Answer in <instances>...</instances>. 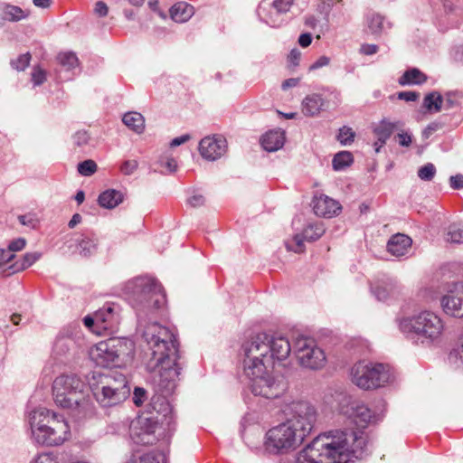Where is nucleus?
<instances>
[{
	"instance_id": "obj_1",
	"label": "nucleus",
	"mask_w": 463,
	"mask_h": 463,
	"mask_svg": "<svg viewBox=\"0 0 463 463\" xmlns=\"http://www.w3.org/2000/svg\"><path fill=\"white\" fill-rule=\"evenodd\" d=\"M120 290L121 298L135 311L138 325L152 323L153 327L158 328L156 333L146 330L144 337L158 367L157 385L161 394L152 396L146 409L148 416H139L131 422L129 437L137 445H153L160 439L168 443L175 431V420L167 396L174 393L183 366L177 335L153 321L164 310L166 294L161 283L148 276L129 279L121 286Z\"/></svg>"
},
{
	"instance_id": "obj_2",
	"label": "nucleus",
	"mask_w": 463,
	"mask_h": 463,
	"mask_svg": "<svg viewBox=\"0 0 463 463\" xmlns=\"http://www.w3.org/2000/svg\"><path fill=\"white\" fill-rule=\"evenodd\" d=\"M291 352V345L283 335H269L267 332L256 333L241 346L243 371L250 380V389L255 396L277 399L287 390V384L279 380L268 368L275 361L286 360Z\"/></svg>"
},
{
	"instance_id": "obj_3",
	"label": "nucleus",
	"mask_w": 463,
	"mask_h": 463,
	"mask_svg": "<svg viewBox=\"0 0 463 463\" xmlns=\"http://www.w3.org/2000/svg\"><path fill=\"white\" fill-rule=\"evenodd\" d=\"M287 420L265 434L263 450L269 456H282L294 451L312 431L317 411L306 401L292 402L287 407Z\"/></svg>"
},
{
	"instance_id": "obj_4",
	"label": "nucleus",
	"mask_w": 463,
	"mask_h": 463,
	"mask_svg": "<svg viewBox=\"0 0 463 463\" xmlns=\"http://www.w3.org/2000/svg\"><path fill=\"white\" fill-rule=\"evenodd\" d=\"M355 448H349L345 433L331 430L319 434L297 455L295 463H354L361 459L366 447L365 440L354 438Z\"/></svg>"
},
{
	"instance_id": "obj_5",
	"label": "nucleus",
	"mask_w": 463,
	"mask_h": 463,
	"mask_svg": "<svg viewBox=\"0 0 463 463\" xmlns=\"http://www.w3.org/2000/svg\"><path fill=\"white\" fill-rule=\"evenodd\" d=\"M88 388L76 374H61L52 383L54 402L59 407L70 410L71 417L78 423L95 414V406L84 395Z\"/></svg>"
},
{
	"instance_id": "obj_6",
	"label": "nucleus",
	"mask_w": 463,
	"mask_h": 463,
	"mask_svg": "<svg viewBox=\"0 0 463 463\" xmlns=\"http://www.w3.org/2000/svg\"><path fill=\"white\" fill-rule=\"evenodd\" d=\"M27 420L31 437L39 446H60L70 434V427L65 417L45 407H37L28 411Z\"/></svg>"
},
{
	"instance_id": "obj_7",
	"label": "nucleus",
	"mask_w": 463,
	"mask_h": 463,
	"mask_svg": "<svg viewBox=\"0 0 463 463\" xmlns=\"http://www.w3.org/2000/svg\"><path fill=\"white\" fill-rule=\"evenodd\" d=\"M93 397L104 408L116 406L125 402L131 393L129 382L125 374L113 371L108 373H93L89 382Z\"/></svg>"
},
{
	"instance_id": "obj_8",
	"label": "nucleus",
	"mask_w": 463,
	"mask_h": 463,
	"mask_svg": "<svg viewBox=\"0 0 463 463\" xmlns=\"http://www.w3.org/2000/svg\"><path fill=\"white\" fill-rule=\"evenodd\" d=\"M401 332L416 345H430L442 334L444 324L439 316L422 310L410 317L398 319Z\"/></svg>"
},
{
	"instance_id": "obj_9",
	"label": "nucleus",
	"mask_w": 463,
	"mask_h": 463,
	"mask_svg": "<svg viewBox=\"0 0 463 463\" xmlns=\"http://www.w3.org/2000/svg\"><path fill=\"white\" fill-rule=\"evenodd\" d=\"M89 355L98 366H120L134 358L135 344L126 337H110L91 346Z\"/></svg>"
},
{
	"instance_id": "obj_10",
	"label": "nucleus",
	"mask_w": 463,
	"mask_h": 463,
	"mask_svg": "<svg viewBox=\"0 0 463 463\" xmlns=\"http://www.w3.org/2000/svg\"><path fill=\"white\" fill-rule=\"evenodd\" d=\"M352 382L361 389L372 390L384 387L394 376L388 364L359 361L351 369Z\"/></svg>"
},
{
	"instance_id": "obj_11",
	"label": "nucleus",
	"mask_w": 463,
	"mask_h": 463,
	"mask_svg": "<svg viewBox=\"0 0 463 463\" xmlns=\"http://www.w3.org/2000/svg\"><path fill=\"white\" fill-rule=\"evenodd\" d=\"M121 321V307L116 302H106L93 314L83 317V325L98 335H112L118 332Z\"/></svg>"
},
{
	"instance_id": "obj_12",
	"label": "nucleus",
	"mask_w": 463,
	"mask_h": 463,
	"mask_svg": "<svg viewBox=\"0 0 463 463\" xmlns=\"http://www.w3.org/2000/svg\"><path fill=\"white\" fill-rule=\"evenodd\" d=\"M84 351L85 339L81 333L71 328H63L55 337L52 354L57 362L68 364Z\"/></svg>"
},
{
	"instance_id": "obj_13",
	"label": "nucleus",
	"mask_w": 463,
	"mask_h": 463,
	"mask_svg": "<svg viewBox=\"0 0 463 463\" xmlns=\"http://www.w3.org/2000/svg\"><path fill=\"white\" fill-rule=\"evenodd\" d=\"M295 0H262L256 10L259 20L272 28H279L288 21V14Z\"/></svg>"
},
{
	"instance_id": "obj_14",
	"label": "nucleus",
	"mask_w": 463,
	"mask_h": 463,
	"mask_svg": "<svg viewBox=\"0 0 463 463\" xmlns=\"http://www.w3.org/2000/svg\"><path fill=\"white\" fill-rule=\"evenodd\" d=\"M295 353L302 366L311 370L323 367L326 362L324 351L311 338L298 337L294 343Z\"/></svg>"
},
{
	"instance_id": "obj_15",
	"label": "nucleus",
	"mask_w": 463,
	"mask_h": 463,
	"mask_svg": "<svg viewBox=\"0 0 463 463\" xmlns=\"http://www.w3.org/2000/svg\"><path fill=\"white\" fill-rule=\"evenodd\" d=\"M440 304L445 314L463 318V282H454L449 286Z\"/></svg>"
},
{
	"instance_id": "obj_16",
	"label": "nucleus",
	"mask_w": 463,
	"mask_h": 463,
	"mask_svg": "<svg viewBox=\"0 0 463 463\" xmlns=\"http://www.w3.org/2000/svg\"><path fill=\"white\" fill-rule=\"evenodd\" d=\"M370 289L378 301L387 302L399 295L400 285L395 278L383 274L371 282Z\"/></svg>"
},
{
	"instance_id": "obj_17",
	"label": "nucleus",
	"mask_w": 463,
	"mask_h": 463,
	"mask_svg": "<svg viewBox=\"0 0 463 463\" xmlns=\"http://www.w3.org/2000/svg\"><path fill=\"white\" fill-rule=\"evenodd\" d=\"M227 148L226 139L222 137H205L199 142L201 156L209 161H215L224 155Z\"/></svg>"
},
{
	"instance_id": "obj_18",
	"label": "nucleus",
	"mask_w": 463,
	"mask_h": 463,
	"mask_svg": "<svg viewBox=\"0 0 463 463\" xmlns=\"http://www.w3.org/2000/svg\"><path fill=\"white\" fill-rule=\"evenodd\" d=\"M312 206L314 213L324 218H332L338 215L342 211V206L338 201L323 194L314 196Z\"/></svg>"
},
{
	"instance_id": "obj_19",
	"label": "nucleus",
	"mask_w": 463,
	"mask_h": 463,
	"mask_svg": "<svg viewBox=\"0 0 463 463\" xmlns=\"http://www.w3.org/2000/svg\"><path fill=\"white\" fill-rule=\"evenodd\" d=\"M75 241L79 253L82 257L93 256L98 251L99 239L97 234L91 230H85L78 234Z\"/></svg>"
},
{
	"instance_id": "obj_20",
	"label": "nucleus",
	"mask_w": 463,
	"mask_h": 463,
	"mask_svg": "<svg viewBox=\"0 0 463 463\" xmlns=\"http://www.w3.org/2000/svg\"><path fill=\"white\" fill-rule=\"evenodd\" d=\"M392 27V24L381 14L370 11L365 15V33L380 37Z\"/></svg>"
},
{
	"instance_id": "obj_21",
	"label": "nucleus",
	"mask_w": 463,
	"mask_h": 463,
	"mask_svg": "<svg viewBox=\"0 0 463 463\" xmlns=\"http://www.w3.org/2000/svg\"><path fill=\"white\" fill-rule=\"evenodd\" d=\"M403 126L404 123L401 120L391 121L388 118H383L379 122L373 123L371 129L375 137L387 142L392 134Z\"/></svg>"
},
{
	"instance_id": "obj_22",
	"label": "nucleus",
	"mask_w": 463,
	"mask_h": 463,
	"mask_svg": "<svg viewBox=\"0 0 463 463\" xmlns=\"http://www.w3.org/2000/svg\"><path fill=\"white\" fill-rule=\"evenodd\" d=\"M412 240L410 236L403 233H396L391 236L386 247L390 254L400 258L409 252Z\"/></svg>"
},
{
	"instance_id": "obj_23",
	"label": "nucleus",
	"mask_w": 463,
	"mask_h": 463,
	"mask_svg": "<svg viewBox=\"0 0 463 463\" xmlns=\"http://www.w3.org/2000/svg\"><path fill=\"white\" fill-rule=\"evenodd\" d=\"M286 137L281 129H271L264 133L260 139L263 150L267 152H276L283 147Z\"/></svg>"
},
{
	"instance_id": "obj_24",
	"label": "nucleus",
	"mask_w": 463,
	"mask_h": 463,
	"mask_svg": "<svg viewBox=\"0 0 463 463\" xmlns=\"http://www.w3.org/2000/svg\"><path fill=\"white\" fill-rule=\"evenodd\" d=\"M441 8L439 16H442V12L445 15L449 16L447 24L454 26L458 24V18L463 19V0H440Z\"/></svg>"
},
{
	"instance_id": "obj_25",
	"label": "nucleus",
	"mask_w": 463,
	"mask_h": 463,
	"mask_svg": "<svg viewBox=\"0 0 463 463\" xmlns=\"http://www.w3.org/2000/svg\"><path fill=\"white\" fill-rule=\"evenodd\" d=\"M326 107L327 101L318 93L307 95L302 101V112L306 116H317L321 110H325Z\"/></svg>"
},
{
	"instance_id": "obj_26",
	"label": "nucleus",
	"mask_w": 463,
	"mask_h": 463,
	"mask_svg": "<svg viewBox=\"0 0 463 463\" xmlns=\"http://www.w3.org/2000/svg\"><path fill=\"white\" fill-rule=\"evenodd\" d=\"M346 413L356 424L366 426L374 418L372 411L364 403L353 402Z\"/></svg>"
},
{
	"instance_id": "obj_27",
	"label": "nucleus",
	"mask_w": 463,
	"mask_h": 463,
	"mask_svg": "<svg viewBox=\"0 0 463 463\" xmlns=\"http://www.w3.org/2000/svg\"><path fill=\"white\" fill-rule=\"evenodd\" d=\"M98 203L101 208L111 210L124 201V194L117 189H107L98 196Z\"/></svg>"
},
{
	"instance_id": "obj_28",
	"label": "nucleus",
	"mask_w": 463,
	"mask_h": 463,
	"mask_svg": "<svg viewBox=\"0 0 463 463\" xmlns=\"http://www.w3.org/2000/svg\"><path fill=\"white\" fill-rule=\"evenodd\" d=\"M428 80V76L417 67H410L398 79L401 86L422 85Z\"/></svg>"
},
{
	"instance_id": "obj_29",
	"label": "nucleus",
	"mask_w": 463,
	"mask_h": 463,
	"mask_svg": "<svg viewBox=\"0 0 463 463\" xmlns=\"http://www.w3.org/2000/svg\"><path fill=\"white\" fill-rule=\"evenodd\" d=\"M41 257L42 253L37 251L26 252L21 259L8 266L7 269L9 270V274H14L26 269L34 264Z\"/></svg>"
},
{
	"instance_id": "obj_30",
	"label": "nucleus",
	"mask_w": 463,
	"mask_h": 463,
	"mask_svg": "<svg viewBox=\"0 0 463 463\" xmlns=\"http://www.w3.org/2000/svg\"><path fill=\"white\" fill-rule=\"evenodd\" d=\"M170 17L176 23H185L194 14V7L184 2L175 4L169 10Z\"/></svg>"
},
{
	"instance_id": "obj_31",
	"label": "nucleus",
	"mask_w": 463,
	"mask_h": 463,
	"mask_svg": "<svg viewBox=\"0 0 463 463\" xmlns=\"http://www.w3.org/2000/svg\"><path fill=\"white\" fill-rule=\"evenodd\" d=\"M444 98L438 90L427 93L422 101V109L428 113H438L443 107Z\"/></svg>"
},
{
	"instance_id": "obj_32",
	"label": "nucleus",
	"mask_w": 463,
	"mask_h": 463,
	"mask_svg": "<svg viewBox=\"0 0 463 463\" xmlns=\"http://www.w3.org/2000/svg\"><path fill=\"white\" fill-rule=\"evenodd\" d=\"M122 122L137 134L143 133L145 129V118L137 111L126 112L122 117Z\"/></svg>"
},
{
	"instance_id": "obj_33",
	"label": "nucleus",
	"mask_w": 463,
	"mask_h": 463,
	"mask_svg": "<svg viewBox=\"0 0 463 463\" xmlns=\"http://www.w3.org/2000/svg\"><path fill=\"white\" fill-rule=\"evenodd\" d=\"M354 163V156L350 151L337 152L332 160V167L335 171H343Z\"/></svg>"
},
{
	"instance_id": "obj_34",
	"label": "nucleus",
	"mask_w": 463,
	"mask_h": 463,
	"mask_svg": "<svg viewBox=\"0 0 463 463\" xmlns=\"http://www.w3.org/2000/svg\"><path fill=\"white\" fill-rule=\"evenodd\" d=\"M302 232L307 241H316L325 233V227L322 222H308Z\"/></svg>"
},
{
	"instance_id": "obj_35",
	"label": "nucleus",
	"mask_w": 463,
	"mask_h": 463,
	"mask_svg": "<svg viewBox=\"0 0 463 463\" xmlns=\"http://www.w3.org/2000/svg\"><path fill=\"white\" fill-rule=\"evenodd\" d=\"M57 60L66 71H73L79 67V59L74 52H60Z\"/></svg>"
},
{
	"instance_id": "obj_36",
	"label": "nucleus",
	"mask_w": 463,
	"mask_h": 463,
	"mask_svg": "<svg viewBox=\"0 0 463 463\" xmlns=\"http://www.w3.org/2000/svg\"><path fill=\"white\" fill-rule=\"evenodd\" d=\"M3 14L4 19L10 22H17L26 17V14L21 7L13 5H6Z\"/></svg>"
},
{
	"instance_id": "obj_37",
	"label": "nucleus",
	"mask_w": 463,
	"mask_h": 463,
	"mask_svg": "<svg viewBox=\"0 0 463 463\" xmlns=\"http://www.w3.org/2000/svg\"><path fill=\"white\" fill-rule=\"evenodd\" d=\"M90 135L85 130H78L71 136V142L74 148L84 149L86 146L90 145Z\"/></svg>"
},
{
	"instance_id": "obj_38",
	"label": "nucleus",
	"mask_w": 463,
	"mask_h": 463,
	"mask_svg": "<svg viewBox=\"0 0 463 463\" xmlns=\"http://www.w3.org/2000/svg\"><path fill=\"white\" fill-rule=\"evenodd\" d=\"M138 463H167V457L162 450H152L142 455Z\"/></svg>"
},
{
	"instance_id": "obj_39",
	"label": "nucleus",
	"mask_w": 463,
	"mask_h": 463,
	"mask_svg": "<svg viewBox=\"0 0 463 463\" xmlns=\"http://www.w3.org/2000/svg\"><path fill=\"white\" fill-rule=\"evenodd\" d=\"M446 236L447 241L451 243H463V225L461 223L450 224Z\"/></svg>"
},
{
	"instance_id": "obj_40",
	"label": "nucleus",
	"mask_w": 463,
	"mask_h": 463,
	"mask_svg": "<svg viewBox=\"0 0 463 463\" xmlns=\"http://www.w3.org/2000/svg\"><path fill=\"white\" fill-rule=\"evenodd\" d=\"M448 362L454 368L463 366V339L460 340V345L453 348L448 354Z\"/></svg>"
},
{
	"instance_id": "obj_41",
	"label": "nucleus",
	"mask_w": 463,
	"mask_h": 463,
	"mask_svg": "<svg viewBox=\"0 0 463 463\" xmlns=\"http://www.w3.org/2000/svg\"><path fill=\"white\" fill-rule=\"evenodd\" d=\"M98 170L97 163L92 159H85L77 165V171L80 175L89 177L93 175Z\"/></svg>"
},
{
	"instance_id": "obj_42",
	"label": "nucleus",
	"mask_w": 463,
	"mask_h": 463,
	"mask_svg": "<svg viewBox=\"0 0 463 463\" xmlns=\"http://www.w3.org/2000/svg\"><path fill=\"white\" fill-rule=\"evenodd\" d=\"M449 59L457 66H463V42H455L449 51Z\"/></svg>"
},
{
	"instance_id": "obj_43",
	"label": "nucleus",
	"mask_w": 463,
	"mask_h": 463,
	"mask_svg": "<svg viewBox=\"0 0 463 463\" xmlns=\"http://www.w3.org/2000/svg\"><path fill=\"white\" fill-rule=\"evenodd\" d=\"M355 132L347 126L338 129L336 139L342 146H349L354 141Z\"/></svg>"
},
{
	"instance_id": "obj_44",
	"label": "nucleus",
	"mask_w": 463,
	"mask_h": 463,
	"mask_svg": "<svg viewBox=\"0 0 463 463\" xmlns=\"http://www.w3.org/2000/svg\"><path fill=\"white\" fill-rule=\"evenodd\" d=\"M31 53L29 52L20 54L17 58L11 60L10 65L17 71H24L30 64Z\"/></svg>"
},
{
	"instance_id": "obj_45",
	"label": "nucleus",
	"mask_w": 463,
	"mask_h": 463,
	"mask_svg": "<svg viewBox=\"0 0 463 463\" xmlns=\"http://www.w3.org/2000/svg\"><path fill=\"white\" fill-rule=\"evenodd\" d=\"M436 174V167L432 163H427L418 169V176L422 181H430Z\"/></svg>"
},
{
	"instance_id": "obj_46",
	"label": "nucleus",
	"mask_w": 463,
	"mask_h": 463,
	"mask_svg": "<svg viewBox=\"0 0 463 463\" xmlns=\"http://www.w3.org/2000/svg\"><path fill=\"white\" fill-rule=\"evenodd\" d=\"M397 133L395 138L398 141V144L402 147H409L412 144L413 136L411 130H402Z\"/></svg>"
},
{
	"instance_id": "obj_47",
	"label": "nucleus",
	"mask_w": 463,
	"mask_h": 463,
	"mask_svg": "<svg viewBox=\"0 0 463 463\" xmlns=\"http://www.w3.org/2000/svg\"><path fill=\"white\" fill-rule=\"evenodd\" d=\"M31 80L33 86H41L46 80V71L40 66H34L31 73Z\"/></svg>"
},
{
	"instance_id": "obj_48",
	"label": "nucleus",
	"mask_w": 463,
	"mask_h": 463,
	"mask_svg": "<svg viewBox=\"0 0 463 463\" xmlns=\"http://www.w3.org/2000/svg\"><path fill=\"white\" fill-rule=\"evenodd\" d=\"M334 6V0H322L317 5L318 12L324 15V20L327 25L329 23V15Z\"/></svg>"
},
{
	"instance_id": "obj_49",
	"label": "nucleus",
	"mask_w": 463,
	"mask_h": 463,
	"mask_svg": "<svg viewBox=\"0 0 463 463\" xmlns=\"http://www.w3.org/2000/svg\"><path fill=\"white\" fill-rule=\"evenodd\" d=\"M147 398V392L143 387L136 386L133 390L132 401L133 403L139 407Z\"/></svg>"
},
{
	"instance_id": "obj_50",
	"label": "nucleus",
	"mask_w": 463,
	"mask_h": 463,
	"mask_svg": "<svg viewBox=\"0 0 463 463\" xmlns=\"http://www.w3.org/2000/svg\"><path fill=\"white\" fill-rule=\"evenodd\" d=\"M397 99L406 102L417 101L420 99V92L416 90H402L396 93Z\"/></svg>"
},
{
	"instance_id": "obj_51",
	"label": "nucleus",
	"mask_w": 463,
	"mask_h": 463,
	"mask_svg": "<svg viewBox=\"0 0 463 463\" xmlns=\"http://www.w3.org/2000/svg\"><path fill=\"white\" fill-rule=\"evenodd\" d=\"M138 164L136 160H125L120 165V171L125 175H132L137 168Z\"/></svg>"
},
{
	"instance_id": "obj_52",
	"label": "nucleus",
	"mask_w": 463,
	"mask_h": 463,
	"mask_svg": "<svg viewBox=\"0 0 463 463\" xmlns=\"http://www.w3.org/2000/svg\"><path fill=\"white\" fill-rule=\"evenodd\" d=\"M26 245V240L24 238L19 237L13 241H11L7 246V249L14 253L15 251L22 250Z\"/></svg>"
},
{
	"instance_id": "obj_53",
	"label": "nucleus",
	"mask_w": 463,
	"mask_h": 463,
	"mask_svg": "<svg viewBox=\"0 0 463 463\" xmlns=\"http://www.w3.org/2000/svg\"><path fill=\"white\" fill-rule=\"evenodd\" d=\"M293 240L295 241V248L292 249L290 245H287L288 249L290 250H294L295 252H301L304 250V241L306 238L304 237L303 232L301 233H297L294 235Z\"/></svg>"
},
{
	"instance_id": "obj_54",
	"label": "nucleus",
	"mask_w": 463,
	"mask_h": 463,
	"mask_svg": "<svg viewBox=\"0 0 463 463\" xmlns=\"http://www.w3.org/2000/svg\"><path fill=\"white\" fill-rule=\"evenodd\" d=\"M301 53L300 52L294 48L290 51L288 56V62L289 67H296L299 64Z\"/></svg>"
},
{
	"instance_id": "obj_55",
	"label": "nucleus",
	"mask_w": 463,
	"mask_h": 463,
	"mask_svg": "<svg viewBox=\"0 0 463 463\" xmlns=\"http://www.w3.org/2000/svg\"><path fill=\"white\" fill-rule=\"evenodd\" d=\"M204 202V196L201 194H194L187 199V203L194 208L203 205Z\"/></svg>"
},
{
	"instance_id": "obj_56",
	"label": "nucleus",
	"mask_w": 463,
	"mask_h": 463,
	"mask_svg": "<svg viewBox=\"0 0 463 463\" xmlns=\"http://www.w3.org/2000/svg\"><path fill=\"white\" fill-rule=\"evenodd\" d=\"M449 185L454 190L463 189V175L457 174L449 177Z\"/></svg>"
},
{
	"instance_id": "obj_57",
	"label": "nucleus",
	"mask_w": 463,
	"mask_h": 463,
	"mask_svg": "<svg viewBox=\"0 0 463 463\" xmlns=\"http://www.w3.org/2000/svg\"><path fill=\"white\" fill-rule=\"evenodd\" d=\"M329 62H330V58L326 55H322L309 66V71H315V70L320 69L324 66L328 65Z\"/></svg>"
},
{
	"instance_id": "obj_58",
	"label": "nucleus",
	"mask_w": 463,
	"mask_h": 463,
	"mask_svg": "<svg viewBox=\"0 0 463 463\" xmlns=\"http://www.w3.org/2000/svg\"><path fill=\"white\" fill-rule=\"evenodd\" d=\"M94 12L99 17H105L108 14L109 7L105 2L98 1L95 5Z\"/></svg>"
},
{
	"instance_id": "obj_59",
	"label": "nucleus",
	"mask_w": 463,
	"mask_h": 463,
	"mask_svg": "<svg viewBox=\"0 0 463 463\" xmlns=\"http://www.w3.org/2000/svg\"><path fill=\"white\" fill-rule=\"evenodd\" d=\"M313 41V36L310 33H302L298 36V43L302 48L308 47Z\"/></svg>"
},
{
	"instance_id": "obj_60",
	"label": "nucleus",
	"mask_w": 463,
	"mask_h": 463,
	"mask_svg": "<svg viewBox=\"0 0 463 463\" xmlns=\"http://www.w3.org/2000/svg\"><path fill=\"white\" fill-rule=\"evenodd\" d=\"M18 221L22 225L28 227H34L35 218L33 214H21L18 216Z\"/></svg>"
},
{
	"instance_id": "obj_61",
	"label": "nucleus",
	"mask_w": 463,
	"mask_h": 463,
	"mask_svg": "<svg viewBox=\"0 0 463 463\" xmlns=\"http://www.w3.org/2000/svg\"><path fill=\"white\" fill-rule=\"evenodd\" d=\"M160 164L162 166H165L169 173H175L177 169V162L173 157L166 158L165 161L163 159L160 160Z\"/></svg>"
},
{
	"instance_id": "obj_62",
	"label": "nucleus",
	"mask_w": 463,
	"mask_h": 463,
	"mask_svg": "<svg viewBox=\"0 0 463 463\" xmlns=\"http://www.w3.org/2000/svg\"><path fill=\"white\" fill-rule=\"evenodd\" d=\"M190 138H191V136L189 134L181 135L179 137H174L170 141L169 146L171 147L179 146L184 144L185 142H187L188 140H190Z\"/></svg>"
},
{
	"instance_id": "obj_63",
	"label": "nucleus",
	"mask_w": 463,
	"mask_h": 463,
	"mask_svg": "<svg viewBox=\"0 0 463 463\" xmlns=\"http://www.w3.org/2000/svg\"><path fill=\"white\" fill-rule=\"evenodd\" d=\"M379 47L373 43H364L361 46V52L364 55H373L377 52Z\"/></svg>"
},
{
	"instance_id": "obj_64",
	"label": "nucleus",
	"mask_w": 463,
	"mask_h": 463,
	"mask_svg": "<svg viewBox=\"0 0 463 463\" xmlns=\"http://www.w3.org/2000/svg\"><path fill=\"white\" fill-rule=\"evenodd\" d=\"M454 95V91H448L446 92L445 96H446V99H445V104H444V108L446 109H451L453 108H455L456 106H458V102L452 99V96Z\"/></svg>"
}]
</instances>
